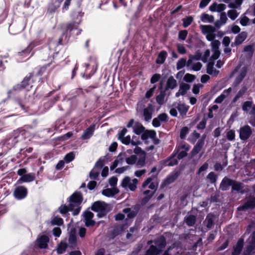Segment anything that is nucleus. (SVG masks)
I'll return each instance as SVG.
<instances>
[{
	"mask_svg": "<svg viewBox=\"0 0 255 255\" xmlns=\"http://www.w3.org/2000/svg\"><path fill=\"white\" fill-rule=\"evenodd\" d=\"M189 129L187 127H183L180 132V137L182 139H185L187 134L189 133Z\"/></svg>",
	"mask_w": 255,
	"mask_h": 255,
	"instance_id": "obj_47",
	"label": "nucleus"
},
{
	"mask_svg": "<svg viewBox=\"0 0 255 255\" xmlns=\"http://www.w3.org/2000/svg\"><path fill=\"white\" fill-rule=\"evenodd\" d=\"M51 63H48L43 66H38L35 67L32 71L36 79L39 77L38 82L41 83L44 82V77H42L45 73L49 74L50 71L47 70V68L50 66Z\"/></svg>",
	"mask_w": 255,
	"mask_h": 255,
	"instance_id": "obj_6",
	"label": "nucleus"
},
{
	"mask_svg": "<svg viewBox=\"0 0 255 255\" xmlns=\"http://www.w3.org/2000/svg\"><path fill=\"white\" fill-rule=\"evenodd\" d=\"M255 249V243L252 241L246 248L243 255H250L251 253Z\"/></svg>",
	"mask_w": 255,
	"mask_h": 255,
	"instance_id": "obj_37",
	"label": "nucleus"
},
{
	"mask_svg": "<svg viewBox=\"0 0 255 255\" xmlns=\"http://www.w3.org/2000/svg\"><path fill=\"white\" fill-rule=\"evenodd\" d=\"M255 208V197L250 196L247 198L244 204L238 207L239 211H246Z\"/></svg>",
	"mask_w": 255,
	"mask_h": 255,
	"instance_id": "obj_7",
	"label": "nucleus"
},
{
	"mask_svg": "<svg viewBox=\"0 0 255 255\" xmlns=\"http://www.w3.org/2000/svg\"><path fill=\"white\" fill-rule=\"evenodd\" d=\"M214 61L209 60L207 66V73L208 74L212 75L213 74L214 71Z\"/></svg>",
	"mask_w": 255,
	"mask_h": 255,
	"instance_id": "obj_52",
	"label": "nucleus"
},
{
	"mask_svg": "<svg viewBox=\"0 0 255 255\" xmlns=\"http://www.w3.org/2000/svg\"><path fill=\"white\" fill-rule=\"evenodd\" d=\"M28 191L26 187L20 184L14 185V188L13 191V196L17 200H21L25 199L28 195Z\"/></svg>",
	"mask_w": 255,
	"mask_h": 255,
	"instance_id": "obj_5",
	"label": "nucleus"
},
{
	"mask_svg": "<svg viewBox=\"0 0 255 255\" xmlns=\"http://www.w3.org/2000/svg\"><path fill=\"white\" fill-rule=\"evenodd\" d=\"M119 192V190L117 187L113 188H107L102 190V193L103 195L108 197H113Z\"/></svg>",
	"mask_w": 255,
	"mask_h": 255,
	"instance_id": "obj_21",
	"label": "nucleus"
},
{
	"mask_svg": "<svg viewBox=\"0 0 255 255\" xmlns=\"http://www.w3.org/2000/svg\"><path fill=\"white\" fill-rule=\"evenodd\" d=\"M31 48L28 45L23 50L18 52L17 55L22 58H25L28 57L32 51Z\"/></svg>",
	"mask_w": 255,
	"mask_h": 255,
	"instance_id": "obj_32",
	"label": "nucleus"
},
{
	"mask_svg": "<svg viewBox=\"0 0 255 255\" xmlns=\"http://www.w3.org/2000/svg\"><path fill=\"white\" fill-rule=\"evenodd\" d=\"M35 179V174L33 172L26 173L25 175L20 178L17 180V184H21L24 182H30Z\"/></svg>",
	"mask_w": 255,
	"mask_h": 255,
	"instance_id": "obj_14",
	"label": "nucleus"
},
{
	"mask_svg": "<svg viewBox=\"0 0 255 255\" xmlns=\"http://www.w3.org/2000/svg\"><path fill=\"white\" fill-rule=\"evenodd\" d=\"M248 36L247 32L246 31H242L235 38L234 44L236 46L242 44L247 38Z\"/></svg>",
	"mask_w": 255,
	"mask_h": 255,
	"instance_id": "obj_22",
	"label": "nucleus"
},
{
	"mask_svg": "<svg viewBox=\"0 0 255 255\" xmlns=\"http://www.w3.org/2000/svg\"><path fill=\"white\" fill-rule=\"evenodd\" d=\"M15 108H20L22 110H26L25 105L19 99H16L14 101Z\"/></svg>",
	"mask_w": 255,
	"mask_h": 255,
	"instance_id": "obj_46",
	"label": "nucleus"
},
{
	"mask_svg": "<svg viewBox=\"0 0 255 255\" xmlns=\"http://www.w3.org/2000/svg\"><path fill=\"white\" fill-rule=\"evenodd\" d=\"M123 231V228L119 227H115L111 233V236L112 239H114L121 234Z\"/></svg>",
	"mask_w": 255,
	"mask_h": 255,
	"instance_id": "obj_43",
	"label": "nucleus"
},
{
	"mask_svg": "<svg viewBox=\"0 0 255 255\" xmlns=\"http://www.w3.org/2000/svg\"><path fill=\"white\" fill-rule=\"evenodd\" d=\"M244 187V184L240 182L233 180V182L232 185V191H241Z\"/></svg>",
	"mask_w": 255,
	"mask_h": 255,
	"instance_id": "obj_27",
	"label": "nucleus"
},
{
	"mask_svg": "<svg viewBox=\"0 0 255 255\" xmlns=\"http://www.w3.org/2000/svg\"><path fill=\"white\" fill-rule=\"evenodd\" d=\"M215 218V216L213 213L208 214L206 218V221H207L206 227L208 229H211L212 228L214 225V218Z\"/></svg>",
	"mask_w": 255,
	"mask_h": 255,
	"instance_id": "obj_29",
	"label": "nucleus"
},
{
	"mask_svg": "<svg viewBox=\"0 0 255 255\" xmlns=\"http://www.w3.org/2000/svg\"><path fill=\"white\" fill-rule=\"evenodd\" d=\"M49 242V238L46 235H42L36 240L37 246L39 249H46Z\"/></svg>",
	"mask_w": 255,
	"mask_h": 255,
	"instance_id": "obj_15",
	"label": "nucleus"
},
{
	"mask_svg": "<svg viewBox=\"0 0 255 255\" xmlns=\"http://www.w3.org/2000/svg\"><path fill=\"white\" fill-rule=\"evenodd\" d=\"M141 142L139 140V136L133 135L131 139V144L134 146L140 145Z\"/></svg>",
	"mask_w": 255,
	"mask_h": 255,
	"instance_id": "obj_61",
	"label": "nucleus"
},
{
	"mask_svg": "<svg viewBox=\"0 0 255 255\" xmlns=\"http://www.w3.org/2000/svg\"><path fill=\"white\" fill-rule=\"evenodd\" d=\"M233 179L229 178L227 177H224L220 184V188L222 191L228 190L230 186H232Z\"/></svg>",
	"mask_w": 255,
	"mask_h": 255,
	"instance_id": "obj_17",
	"label": "nucleus"
},
{
	"mask_svg": "<svg viewBox=\"0 0 255 255\" xmlns=\"http://www.w3.org/2000/svg\"><path fill=\"white\" fill-rule=\"evenodd\" d=\"M166 91H160V94L157 95L156 97V100L157 103L159 105H162L164 103V100L166 95Z\"/></svg>",
	"mask_w": 255,
	"mask_h": 255,
	"instance_id": "obj_41",
	"label": "nucleus"
},
{
	"mask_svg": "<svg viewBox=\"0 0 255 255\" xmlns=\"http://www.w3.org/2000/svg\"><path fill=\"white\" fill-rule=\"evenodd\" d=\"M63 1V0H51L47 6V13L51 14L55 12Z\"/></svg>",
	"mask_w": 255,
	"mask_h": 255,
	"instance_id": "obj_10",
	"label": "nucleus"
},
{
	"mask_svg": "<svg viewBox=\"0 0 255 255\" xmlns=\"http://www.w3.org/2000/svg\"><path fill=\"white\" fill-rule=\"evenodd\" d=\"M201 19L204 22H208L212 23L214 21V17L212 15H209L204 13L201 16Z\"/></svg>",
	"mask_w": 255,
	"mask_h": 255,
	"instance_id": "obj_34",
	"label": "nucleus"
},
{
	"mask_svg": "<svg viewBox=\"0 0 255 255\" xmlns=\"http://www.w3.org/2000/svg\"><path fill=\"white\" fill-rule=\"evenodd\" d=\"M108 207L109 205L105 202L97 201L92 204L91 209L94 212L98 213V217L102 218L109 212Z\"/></svg>",
	"mask_w": 255,
	"mask_h": 255,
	"instance_id": "obj_2",
	"label": "nucleus"
},
{
	"mask_svg": "<svg viewBox=\"0 0 255 255\" xmlns=\"http://www.w3.org/2000/svg\"><path fill=\"white\" fill-rule=\"evenodd\" d=\"M37 38L32 41L28 45V46L31 48L32 50L35 47L41 45L45 38V35H43L42 31H39L37 33Z\"/></svg>",
	"mask_w": 255,
	"mask_h": 255,
	"instance_id": "obj_12",
	"label": "nucleus"
},
{
	"mask_svg": "<svg viewBox=\"0 0 255 255\" xmlns=\"http://www.w3.org/2000/svg\"><path fill=\"white\" fill-rule=\"evenodd\" d=\"M177 86V81L172 76H170L166 81V84L164 90L165 91H168L169 89L173 90Z\"/></svg>",
	"mask_w": 255,
	"mask_h": 255,
	"instance_id": "obj_18",
	"label": "nucleus"
},
{
	"mask_svg": "<svg viewBox=\"0 0 255 255\" xmlns=\"http://www.w3.org/2000/svg\"><path fill=\"white\" fill-rule=\"evenodd\" d=\"M73 210L74 209L71 208L70 204H69V206L65 204L61 205L58 208L59 212L62 215L67 214L70 211L73 212Z\"/></svg>",
	"mask_w": 255,
	"mask_h": 255,
	"instance_id": "obj_31",
	"label": "nucleus"
},
{
	"mask_svg": "<svg viewBox=\"0 0 255 255\" xmlns=\"http://www.w3.org/2000/svg\"><path fill=\"white\" fill-rule=\"evenodd\" d=\"M195 79L196 76L194 75H192L189 73H186L183 78L184 81L187 83H191L193 82Z\"/></svg>",
	"mask_w": 255,
	"mask_h": 255,
	"instance_id": "obj_48",
	"label": "nucleus"
},
{
	"mask_svg": "<svg viewBox=\"0 0 255 255\" xmlns=\"http://www.w3.org/2000/svg\"><path fill=\"white\" fill-rule=\"evenodd\" d=\"M207 119L204 117L202 121L197 125L196 128L198 130L204 129L206 128Z\"/></svg>",
	"mask_w": 255,
	"mask_h": 255,
	"instance_id": "obj_50",
	"label": "nucleus"
},
{
	"mask_svg": "<svg viewBox=\"0 0 255 255\" xmlns=\"http://www.w3.org/2000/svg\"><path fill=\"white\" fill-rule=\"evenodd\" d=\"M221 43L218 40H214L211 43L212 50H219Z\"/></svg>",
	"mask_w": 255,
	"mask_h": 255,
	"instance_id": "obj_57",
	"label": "nucleus"
},
{
	"mask_svg": "<svg viewBox=\"0 0 255 255\" xmlns=\"http://www.w3.org/2000/svg\"><path fill=\"white\" fill-rule=\"evenodd\" d=\"M244 51L249 52V55L252 56L254 52V48L252 45H248L244 48Z\"/></svg>",
	"mask_w": 255,
	"mask_h": 255,
	"instance_id": "obj_56",
	"label": "nucleus"
},
{
	"mask_svg": "<svg viewBox=\"0 0 255 255\" xmlns=\"http://www.w3.org/2000/svg\"><path fill=\"white\" fill-rule=\"evenodd\" d=\"M138 183V180L136 178H134L132 180V182H130L128 187L129 189L132 191H134L136 188V185Z\"/></svg>",
	"mask_w": 255,
	"mask_h": 255,
	"instance_id": "obj_58",
	"label": "nucleus"
},
{
	"mask_svg": "<svg viewBox=\"0 0 255 255\" xmlns=\"http://www.w3.org/2000/svg\"><path fill=\"white\" fill-rule=\"evenodd\" d=\"M207 178L210 180L211 183H214L216 182L217 176L214 172H211L207 175Z\"/></svg>",
	"mask_w": 255,
	"mask_h": 255,
	"instance_id": "obj_62",
	"label": "nucleus"
},
{
	"mask_svg": "<svg viewBox=\"0 0 255 255\" xmlns=\"http://www.w3.org/2000/svg\"><path fill=\"white\" fill-rule=\"evenodd\" d=\"M252 134V130L249 125H245L240 128L239 137L242 140H246Z\"/></svg>",
	"mask_w": 255,
	"mask_h": 255,
	"instance_id": "obj_8",
	"label": "nucleus"
},
{
	"mask_svg": "<svg viewBox=\"0 0 255 255\" xmlns=\"http://www.w3.org/2000/svg\"><path fill=\"white\" fill-rule=\"evenodd\" d=\"M190 87L189 84L182 82L179 85V90L181 94H183L184 96L187 93V91L190 89Z\"/></svg>",
	"mask_w": 255,
	"mask_h": 255,
	"instance_id": "obj_35",
	"label": "nucleus"
},
{
	"mask_svg": "<svg viewBox=\"0 0 255 255\" xmlns=\"http://www.w3.org/2000/svg\"><path fill=\"white\" fill-rule=\"evenodd\" d=\"M26 131L23 129H17L14 130L13 132V137L9 139L8 141L10 140L13 142L14 144L21 141L25 138Z\"/></svg>",
	"mask_w": 255,
	"mask_h": 255,
	"instance_id": "obj_9",
	"label": "nucleus"
},
{
	"mask_svg": "<svg viewBox=\"0 0 255 255\" xmlns=\"http://www.w3.org/2000/svg\"><path fill=\"white\" fill-rule=\"evenodd\" d=\"M186 64V59L185 58H181L176 64V69L180 70L183 68Z\"/></svg>",
	"mask_w": 255,
	"mask_h": 255,
	"instance_id": "obj_49",
	"label": "nucleus"
},
{
	"mask_svg": "<svg viewBox=\"0 0 255 255\" xmlns=\"http://www.w3.org/2000/svg\"><path fill=\"white\" fill-rule=\"evenodd\" d=\"M196 218L195 215H190L185 219V222L189 227L193 226L196 223Z\"/></svg>",
	"mask_w": 255,
	"mask_h": 255,
	"instance_id": "obj_33",
	"label": "nucleus"
},
{
	"mask_svg": "<svg viewBox=\"0 0 255 255\" xmlns=\"http://www.w3.org/2000/svg\"><path fill=\"white\" fill-rule=\"evenodd\" d=\"M201 148L195 144L190 152L191 156L192 157H194L195 155L198 154L201 150Z\"/></svg>",
	"mask_w": 255,
	"mask_h": 255,
	"instance_id": "obj_63",
	"label": "nucleus"
},
{
	"mask_svg": "<svg viewBox=\"0 0 255 255\" xmlns=\"http://www.w3.org/2000/svg\"><path fill=\"white\" fill-rule=\"evenodd\" d=\"M161 162L162 164L167 165L168 166H173L174 165H177L178 163V161L177 159H169V157H168L167 159L162 160Z\"/></svg>",
	"mask_w": 255,
	"mask_h": 255,
	"instance_id": "obj_30",
	"label": "nucleus"
},
{
	"mask_svg": "<svg viewBox=\"0 0 255 255\" xmlns=\"http://www.w3.org/2000/svg\"><path fill=\"white\" fill-rule=\"evenodd\" d=\"M248 72V68L246 66H244L241 69L239 75L237 76L235 80L233 82V85L235 87L238 86L243 80Z\"/></svg>",
	"mask_w": 255,
	"mask_h": 255,
	"instance_id": "obj_13",
	"label": "nucleus"
},
{
	"mask_svg": "<svg viewBox=\"0 0 255 255\" xmlns=\"http://www.w3.org/2000/svg\"><path fill=\"white\" fill-rule=\"evenodd\" d=\"M188 34V31L186 30H182L179 32L178 33V39L184 40L187 36Z\"/></svg>",
	"mask_w": 255,
	"mask_h": 255,
	"instance_id": "obj_59",
	"label": "nucleus"
},
{
	"mask_svg": "<svg viewBox=\"0 0 255 255\" xmlns=\"http://www.w3.org/2000/svg\"><path fill=\"white\" fill-rule=\"evenodd\" d=\"M203 87V85L201 84H194L192 88V92L195 95L198 94L200 92V88Z\"/></svg>",
	"mask_w": 255,
	"mask_h": 255,
	"instance_id": "obj_60",
	"label": "nucleus"
},
{
	"mask_svg": "<svg viewBox=\"0 0 255 255\" xmlns=\"http://www.w3.org/2000/svg\"><path fill=\"white\" fill-rule=\"evenodd\" d=\"M253 102L252 101H246L245 102L242 106V109L244 112H248L249 109L252 107Z\"/></svg>",
	"mask_w": 255,
	"mask_h": 255,
	"instance_id": "obj_54",
	"label": "nucleus"
},
{
	"mask_svg": "<svg viewBox=\"0 0 255 255\" xmlns=\"http://www.w3.org/2000/svg\"><path fill=\"white\" fill-rule=\"evenodd\" d=\"M133 129V132L137 135H140L145 130V128L141 124L137 123Z\"/></svg>",
	"mask_w": 255,
	"mask_h": 255,
	"instance_id": "obj_42",
	"label": "nucleus"
},
{
	"mask_svg": "<svg viewBox=\"0 0 255 255\" xmlns=\"http://www.w3.org/2000/svg\"><path fill=\"white\" fill-rule=\"evenodd\" d=\"M37 79L35 76L32 71L28 73L25 76L20 84L15 85L13 87V89L18 91L22 90L29 86L30 84L35 83Z\"/></svg>",
	"mask_w": 255,
	"mask_h": 255,
	"instance_id": "obj_4",
	"label": "nucleus"
},
{
	"mask_svg": "<svg viewBox=\"0 0 255 255\" xmlns=\"http://www.w3.org/2000/svg\"><path fill=\"white\" fill-rule=\"evenodd\" d=\"M182 25L184 28L189 26L193 21V17L192 16H188L182 19Z\"/></svg>",
	"mask_w": 255,
	"mask_h": 255,
	"instance_id": "obj_39",
	"label": "nucleus"
},
{
	"mask_svg": "<svg viewBox=\"0 0 255 255\" xmlns=\"http://www.w3.org/2000/svg\"><path fill=\"white\" fill-rule=\"evenodd\" d=\"M156 135V131L154 130H148L145 129L141 134V138L143 140H145V143H146V141L149 137L153 138Z\"/></svg>",
	"mask_w": 255,
	"mask_h": 255,
	"instance_id": "obj_20",
	"label": "nucleus"
},
{
	"mask_svg": "<svg viewBox=\"0 0 255 255\" xmlns=\"http://www.w3.org/2000/svg\"><path fill=\"white\" fill-rule=\"evenodd\" d=\"M177 108L181 115H185L188 111L189 107L184 104H179Z\"/></svg>",
	"mask_w": 255,
	"mask_h": 255,
	"instance_id": "obj_38",
	"label": "nucleus"
},
{
	"mask_svg": "<svg viewBox=\"0 0 255 255\" xmlns=\"http://www.w3.org/2000/svg\"><path fill=\"white\" fill-rule=\"evenodd\" d=\"M83 200V197L80 192L76 191L70 196L68 201L69 204L71 208L74 209L72 213L73 215L76 216L79 214L81 208L80 205Z\"/></svg>",
	"mask_w": 255,
	"mask_h": 255,
	"instance_id": "obj_1",
	"label": "nucleus"
},
{
	"mask_svg": "<svg viewBox=\"0 0 255 255\" xmlns=\"http://www.w3.org/2000/svg\"><path fill=\"white\" fill-rule=\"evenodd\" d=\"M95 127V125L93 124L83 132L82 135V138L85 139L89 138L93 134Z\"/></svg>",
	"mask_w": 255,
	"mask_h": 255,
	"instance_id": "obj_23",
	"label": "nucleus"
},
{
	"mask_svg": "<svg viewBox=\"0 0 255 255\" xmlns=\"http://www.w3.org/2000/svg\"><path fill=\"white\" fill-rule=\"evenodd\" d=\"M154 111V107L151 103L148 104L147 106L143 110V116L146 122H149L151 119Z\"/></svg>",
	"mask_w": 255,
	"mask_h": 255,
	"instance_id": "obj_11",
	"label": "nucleus"
},
{
	"mask_svg": "<svg viewBox=\"0 0 255 255\" xmlns=\"http://www.w3.org/2000/svg\"><path fill=\"white\" fill-rule=\"evenodd\" d=\"M157 118L160 122L167 123L168 121L169 118L167 114L162 113L158 115Z\"/></svg>",
	"mask_w": 255,
	"mask_h": 255,
	"instance_id": "obj_53",
	"label": "nucleus"
},
{
	"mask_svg": "<svg viewBox=\"0 0 255 255\" xmlns=\"http://www.w3.org/2000/svg\"><path fill=\"white\" fill-rule=\"evenodd\" d=\"M233 9L229 10L228 12V16L233 20H235L239 15V13L237 12L235 8Z\"/></svg>",
	"mask_w": 255,
	"mask_h": 255,
	"instance_id": "obj_44",
	"label": "nucleus"
},
{
	"mask_svg": "<svg viewBox=\"0 0 255 255\" xmlns=\"http://www.w3.org/2000/svg\"><path fill=\"white\" fill-rule=\"evenodd\" d=\"M201 29L203 33H212L215 31V28L211 25H201Z\"/></svg>",
	"mask_w": 255,
	"mask_h": 255,
	"instance_id": "obj_28",
	"label": "nucleus"
},
{
	"mask_svg": "<svg viewBox=\"0 0 255 255\" xmlns=\"http://www.w3.org/2000/svg\"><path fill=\"white\" fill-rule=\"evenodd\" d=\"M52 225L62 226L64 224L63 219L58 216L54 217L51 221Z\"/></svg>",
	"mask_w": 255,
	"mask_h": 255,
	"instance_id": "obj_40",
	"label": "nucleus"
},
{
	"mask_svg": "<svg viewBox=\"0 0 255 255\" xmlns=\"http://www.w3.org/2000/svg\"><path fill=\"white\" fill-rule=\"evenodd\" d=\"M244 243V239L242 238L239 239L236 246L233 249L232 255H239L243 250Z\"/></svg>",
	"mask_w": 255,
	"mask_h": 255,
	"instance_id": "obj_19",
	"label": "nucleus"
},
{
	"mask_svg": "<svg viewBox=\"0 0 255 255\" xmlns=\"http://www.w3.org/2000/svg\"><path fill=\"white\" fill-rule=\"evenodd\" d=\"M138 211V209L136 210H131L130 208H126L123 210V212L127 214L128 218L129 219H132L135 217Z\"/></svg>",
	"mask_w": 255,
	"mask_h": 255,
	"instance_id": "obj_25",
	"label": "nucleus"
},
{
	"mask_svg": "<svg viewBox=\"0 0 255 255\" xmlns=\"http://www.w3.org/2000/svg\"><path fill=\"white\" fill-rule=\"evenodd\" d=\"M168 54L165 50L161 51L157 55L155 62L157 64H162L165 62Z\"/></svg>",
	"mask_w": 255,
	"mask_h": 255,
	"instance_id": "obj_24",
	"label": "nucleus"
},
{
	"mask_svg": "<svg viewBox=\"0 0 255 255\" xmlns=\"http://www.w3.org/2000/svg\"><path fill=\"white\" fill-rule=\"evenodd\" d=\"M77 26L75 22L67 23L65 28L63 29L62 34L58 39L57 45H63L64 44L68 43L69 38V36H68V32H71L74 29H77Z\"/></svg>",
	"mask_w": 255,
	"mask_h": 255,
	"instance_id": "obj_3",
	"label": "nucleus"
},
{
	"mask_svg": "<svg viewBox=\"0 0 255 255\" xmlns=\"http://www.w3.org/2000/svg\"><path fill=\"white\" fill-rule=\"evenodd\" d=\"M137 160V156L135 155H131L128 157L126 158V161L127 164L132 165L135 164Z\"/></svg>",
	"mask_w": 255,
	"mask_h": 255,
	"instance_id": "obj_45",
	"label": "nucleus"
},
{
	"mask_svg": "<svg viewBox=\"0 0 255 255\" xmlns=\"http://www.w3.org/2000/svg\"><path fill=\"white\" fill-rule=\"evenodd\" d=\"M226 137L230 141H233L235 139V131L231 129L226 133Z\"/></svg>",
	"mask_w": 255,
	"mask_h": 255,
	"instance_id": "obj_55",
	"label": "nucleus"
},
{
	"mask_svg": "<svg viewBox=\"0 0 255 255\" xmlns=\"http://www.w3.org/2000/svg\"><path fill=\"white\" fill-rule=\"evenodd\" d=\"M75 158V154L73 152H70L66 154L64 159L66 163H69Z\"/></svg>",
	"mask_w": 255,
	"mask_h": 255,
	"instance_id": "obj_51",
	"label": "nucleus"
},
{
	"mask_svg": "<svg viewBox=\"0 0 255 255\" xmlns=\"http://www.w3.org/2000/svg\"><path fill=\"white\" fill-rule=\"evenodd\" d=\"M68 247V245L66 242H61L57 248V252L58 254H62L65 252Z\"/></svg>",
	"mask_w": 255,
	"mask_h": 255,
	"instance_id": "obj_36",
	"label": "nucleus"
},
{
	"mask_svg": "<svg viewBox=\"0 0 255 255\" xmlns=\"http://www.w3.org/2000/svg\"><path fill=\"white\" fill-rule=\"evenodd\" d=\"M179 174L180 172L179 171H177L167 176L162 182V186L165 187L173 183L174 181L178 178Z\"/></svg>",
	"mask_w": 255,
	"mask_h": 255,
	"instance_id": "obj_16",
	"label": "nucleus"
},
{
	"mask_svg": "<svg viewBox=\"0 0 255 255\" xmlns=\"http://www.w3.org/2000/svg\"><path fill=\"white\" fill-rule=\"evenodd\" d=\"M213 54L210 58V60L214 61L215 60H217L220 55V50H212Z\"/></svg>",
	"mask_w": 255,
	"mask_h": 255,
	"instance_id": "obj_64",
	"label": "nucleus"
},
{
	"mask_svg": "<svg viewBox=\"0 0 255 255\" xmlns=\"http://www.w3.org/2000/svg\"><path fill=\"white\" fill-rule=\"evenodd\" d=\"M247 90V87L245 86H243L237 93L236 96L232 100V103H236L240 98L242 97L245 94Z\"/></svg>",
	"mask_w": 255,
	"mask_h": 255,
	"instance_id": "obj_26",
	"label": "nucleus"
}]
</instances>
